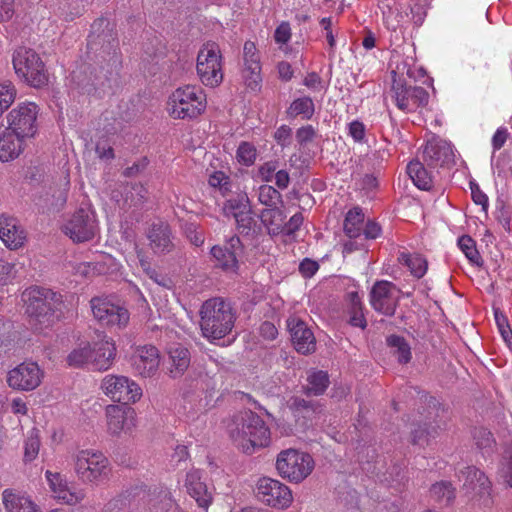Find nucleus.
Here are the masks:
<instances>
[{"instance_id":"obj_1","label":"nucleus","mask_w":512,"mask_h":512,"mask_svg":"<svg viewBox=\"0 0 512 512\" xmlns=\"http://www.w3.org/2000/svg\"><path fill=\"white\" fill-rule=\"evenodd\" d=\"M118 41L116 33L107 18L96 19L91 25V32L87 39L88 58H101L108 60L109 69L99 65L100 72L93 64L83 62L78 65L70 74V82L83 93L90 94L98 86H104L113 72H116L120 65L117 53Z\"/></svg>"},{"instance_id":"obj_2","label":"nucleus","mask_w":512,"mask_h":512,"mask_svg":"<svg viewBox=\"0 0 512 512\" xmlns=\"http://www.w3.org/2000/svg\"><path fill=\"white\" fill-rule=\"evenodd\" d=\"M234 444L246 454L270 444V430L260 416L250 410L236 414L228 426Z\"/></svg>"},{"instance_id":"obj_3","label":"nucleus","mask_w":512,"mask_h":512,"mask_svg":"<svg viewBox=\"0 0 512 512\" xmlns=\"http://www.w3.org/2000/svg\"><path fill=\"white\" fill-rule=\"evenodd\" d=\"M199 313L202 335L210 341L224 338L234 327L236 314L222 298L206 300Z\"/></svg>"},{"instance_id":"obj_4","label":"nucleus","mask_w":512,"mask_h":512,"mask_svg":"<svg viewBox=\"0 0 512 512\" xmlns=\"http://www.w3.org/2000/svg\"><path fill=\"white\" fill-rule=\"evenodd\" d=\"M25 312L33 321L36 330L49 327L54 322V313L61 309L62 295L47 288L30 287L22 293Z\"/></svg>"},{"instance_id":"obj_5","label":"nucleus","mask_w":512,"mask_h":512,"mask_svg":"<svg viewBox=\"0 0 512 512\" xmlns=\"http://www.w3.org/2000/svg\"><path fill=\"white\" fill-rule=\"evenodd\" d=\"M73 470L84 484L102 486L113 476V466L109 458L96 449H81L73 456Z\"/></svg>"},{"instance_id":"obj_6","label":"nucleus","mask_w":512,"mask_h":512,"mask_svg":"<svg viewBox=\"0 0 512 512\" xmlns=\"http://www.w3.org/2000/svg\"><path fill=\"white\" fill-rule=\"evenodd\" d=\"M275 467L283 479L299 484L311 475L315 468V461L308 452L288 448L278 453Z\"/></svg>"},{"instance_id":"obj_7","label":"nucleus","mask_w":512,"mask_h":512,"mask_svg":"<svg viewBox=\"0 0 512 512\" xmlns=\"http://www.w3.org/2000/svg\"><path fill=\"white\" fill-rule=\"evenodd\" d=\"M206 95L197 86L187 85L176 89L170 97L169 113L175 119H193L204 112Z\"/></svg>"},{"instance_id":"obj_8","label":"nucleus","mask_w":512,"mask_h":512,"mask_svg":"<svg viewBox=\"0 0 512 512\" xmlns=\"http://www.w3.org/2000/svg\"><path fill=\"white\" fill-rule=\"evenodd\" d=\"M12 63L15 73L30 86L39 88L47 84L45 65L33 49L19 47L13 54Z\"/></svg>"},{"instance_id":"obj_9","label":"nucleus","mask_w":512,"mask_h":512,"mask_svg":"<svg viewBox=\"0 0 512 512\" xmlns=\"http://www.w3.org/2000/svg\"><path fill=\"white\" fill-rule=\"evenodd\" d=\"M105 396L115 403L135 404L143 396L142 387L132 378L122 374H107L100 382Z\"/></svg>"},{"instance_id":"obj_10","label":"nucleus","mask_w":512,"mask_h":512,"mask_svg":"<svg viewBox=\"0 0 512 512\" xmlns=\"http://www.w3.org/2000/svg\"><path fill=\"white\" fill-rule=\"evenodd\" d=\"M197 74L201 82L208 87H217L223 81L222 54L215 42H208L198 52Z\"/></svg>"},{"instance_id":"obj_11","label":"nucleus","mask_w":512,"mask_h":512,"mask_svg":"<svg viewBox=\"0 0 512 512\" xmlns=\"http://www.w3.org/2000/svg\"><path fill=\"white\" fill-rule=\"evenodd\" d=\"M457 476L463 482L462 490L467 501L479 506H488L491 503L492 486L484 472L474 466H467L459 470Z\"/></svg>"},{"instance_id":"obj_12","label":"nucleus","mask_w":512,"mask_h":512,"mask_svg":"<svg viewBox=\"0 0 512 512\" xmlns=\"http://www.w3.org/2000/svg\"><path fill=\"white\" fill-rule=\"evenodd\" d=\"M45 378V370L33 360H25L9 369L6 383L15 391L31 392L41 386Z\"/></svg>"},{"instance_id":"obj_13","label":"nucleus","mask_w":512,"mask_h":512,"mask_svg":"<svg viewBox=\"0 0 512 512\" xmlns=\"http://www.w3.org/2000/svg\"><path fill=\"white\" fill-rule=\"evenodd\" d=\"M90 303L93 316L101 326L122 330L128 325L130 314L124 306L107 297L92 298Z\"/></svg>"},{"instance_id":"obj_14","label":"nucleus","mask_w":512,"mask_h":512,"mask_svg":"<svg viewBox=\"0 0 512 512\" xmlns=\"http://www.w3.org/2000/svg\"><path fill=\"white\" fill-rule=\"evenodd\" d=\"M257 497L274 509L285 510L293 502L291 489L279 480L263 477L257 483Z\"/></svg>"},{"instance_id":"obj_15","label":"nucleus","mask_w":512,"mask_h":512,"mask_svg":"<svg viewBox=\"0 0 512 512\" xmlns=\"http://www.w3.org/2000/svg\"><path fill=\"white\" fill-rule=\"evenodd\" d=\"M104 414L106 431L111 436L131 434L137 426V414L131 407L109 404L105 407Z\"/></svg>"},{"instance_id":"obj_16","label":"nucleus","mask_w":512,"mask_h":512,"mask_svg":"<svg viewBox=\"0 0 512 512\" xmlns=\"http://www.w3.org/2000/svg\"><path fill=\"white\" fill-rule=\"evenodd\" d=\"M399 299L400 289L387 280L376 281L369 293L371 307L386 316L394 315Z\"/></svg>"},{"instance_id":"obj_17","label":"nucleus","mask_w":512,"mask_h":512,"mask_svg":"<svg viewBox=\"0 0 512 512\" xmlns=\"http://www.w3.org/2000/svg\"><path fill=\"white\" fill-rule=\"evenodd\" d=\"M422 159L431 167H450L455 164V151L450 142L430 133L422 148Z\"/></svg>"},{"instance_id":"obj_18","label":"nucleus","mask_w":512,"mask_h":512,"mask_svg":"<svg viewBox=\"0 0 512 512\" xmlns=\"http://www.w3.org/2000/svg\"><path fill=\"white\" fill-rule=\"evenodd\" d=\"M64 233L74 242H86L94 238L97 223L90 209L80 208L64 224Z\"/></svg>"},{"instance_id":"obj_19","label":"nucleus","mask_w":512,"mask_h":512,"mask_svg":"<svg viewBox=\"0 0 512 512\" xmlns=\"http://www.w3.org/2000/svg\"><path fill=\"white\" fill-rule=\"evenodd\" d=\"M130 365L136 376L151 378L160 366L159 350L150 344L136 346L130 357Z\"/></svg>"},{"instance_id":"obj_20","label":"nucleus","mask_w":512,"mask_h":512,"mask_svg":"<svg viewBox=\"0 0 512 512\" xmlns=\"http://www.w3.org/2000/svg\"><path fill=\"white\" fill-rule=\"evenodd\" d=\"M45 478L53 496L68 505L81 503L86 497L85 489L76 485H69L65 475L47 470Z\"/></svg>"},{"instance_id":"obj_21","label":"nucleus","mask_w":512,"mask_h":512,"mask_svg":"<svg viewBox=\"0 0 512 512\" xmlns=\"http://www.w3.org/2000/svg\"><path fill=\"white\" fill-rule=\"evenodd\" d=\"M91 368L95 371L105 372L109 370L117 355V347L115 341L101 333L98 340L90 343Z\"/></svg>"},{"instance_id":"obj_22","label":"nucleus","mask_w":512,"mask_h":512,"mask_svg":"<svg viewBox=\"0 0 512 512\" xmlns=\"http://www.w3.org/2000/svg\"><path fill=\"white\" fill-rule=\"evenodd\" d=\"M182 487L195 500L198 507L207 510L213 502V490L203 480L201 470L191 468L182 480Z\"/></svg>"},{"instance_id":"obj_23","label":"nucleus","mask_w":512,"mask_h":512,"mask_svg":"<svg viewBox=\"0 0 512 512\" xmlns=\"http://www.w3.org/2000/svg\"><path fill=\"white\" fill-rule=\"evenodd\" d=\"M392 90L396 105L401 110H412L428 103L429 94L420 86H407L400 80H394Z\"/></svg>"},{"instance_id":"obj_24","label":"nucleus","mask_w":512,"mask_h":512,"mask_svg":"<svg viewBox=\"0 0 512 512\" xmlns=\"http://www.w3.org/2000/svg\"><path fill=\"white\" fill-rule=\"evenodd\" d=\"M240 251V239L233 236L224 246H213L211 248V255L218 267L228 272H236L238 268L237 256Z\"/></svg>"},{"instance_id":"obj_25","label":"nucleus","mask_w":512,"mask_h":512,"mask_svg":"<svg viewBox=\"0 0 512 512\" xmlns=\"http://www.w3.org/2000/svg\"><path fill=\"white\" fill-rule=\"evenodd\" d=\"M0 239L8 249L17 250L24 245L27 235L16 218L3 214L0 216Z\"/></svg>"},{"instance_id":"obj_26","label":"nucleus","mask_w":512,"mask_h":512,"mask_svg":"<svg viewBox=\"0 0 512 512\" xmlns=\"http://www.w3.org/2000/svg\"><path fill=\"white\" fill-rule=\"evenodd\" d=\"M25 130H0V161L8 162L19 156L26 137H34V133H23Z\"/></svg>"},{"instance_id":"obj_27","label":"nucleus","mask_w":512,"mask_h":512,"mask_svg":"<svg viewBox=\"0 0 512 512\" xmlns=\"http://www.w3.org/2000/svg\"><path fill=\"white\" fill-rule=\"evenodd\" d=\"M288 328L295 349L302 354H309L316 349V339L307 325L295 318L288 320Z\"/></svg>"},{"instance_id":"obj_28","label":"nucleus","mask_w":512,"mask_h":512,"mask_svg":"<svg viewBox=\"0 0 512 512\" xmlns=\"http://www.w3.org/2000/svg\"><path fill=\"white\" fill-rule=\"evenodd\" d=\"M39 114L34 102H24L13 108L7 115V128H33Z\"/></svg>"},{"instance_id":"obj_29","label":"nucleus","mask_w":512,"mask_h":512,"mask_svg":"<svg viewBox=\"0 0 512 512\" xmlns=\"http://www.w3.org/2000/svg\"><path fill=\"white\" fill-rule=\"evenodd\" d=\"M149 245L156 254L170 252L174 244L171 238V231L166 223H154L148 231Z\"/></svg>"},{"instance_id":"obj_30","label":"nucleus","mask_w":512,"mask_h":512,"mask_svg":"<svg viewBox=\"0 0 512 512\" xmlns=\"http://www.w3.org/2000/svg\"><path fill=\"white\" fill-rule=\"evenodd\" d=\"M2 502L6 512H42L29 497L9 489L3 491Z\"/></svg>"},{"instance_id":"obj_31","label":"nucleus","mask_w":512,"mask_h":512,"mask_svg":"<svg viewBox=\"0 0 512 512\" xmlns=\"http://www.w3.org/2000/svg\"><path fill=\"white\" fill-rule=\"evenodd\" d=\"M169 374L172 378L182 376L190 366V352L182 346L176 345L169 349Z\"/></svg>"},{"instance_id":"obj_32","label":"nucleus","mask_w":512,"mask_h":512,"mask_svg":"<svg viewBox=\"0 0 512 512\" xmlns=\"http://www.w3.org/2000/svg\"><path fill=\"white\" fill-rule=\"evenodd\" d=\"M260 219L270 234H279L283 231L285 215L277 206L263 209Z\"/></svg>"},{"instance_id":"obj_33","label":"nucleus","mask_w":512,"mask_h":512,"mask_svg":"<svg viewBox=\"0 0 512 512\" xmlns=\"http://www.w3.org/2000/svg\"><path fill=\"white\" fill-rule=\"evenodd\" d=\"M407 173L419 189L429 190L432 187V176L420 161H411L407 165Z\"/></svg>"},{"instance_id":"obj_34","label":"nucleus","mask_w":512,"mask_h":512,"mask_svg":"<svg viewBox=\"0 0 512 512\" xmlns=\"http://www.w3.org/2000/svg\"><path fill=\"white\" fill-rule=\"evenodd\" d=\"M90 353V342L80 343L67 355L68 366L73 368L91 367Z\"/></svg>"},{"instance_id":"obj_35","label":"nucleus","mask_w":512,"mask_h":512,"mask_svg":"<svg viewBox=\"0 0 512 512\" xmlns=\"http://www.w3.org/2000/svg\"><path fill=\"white\" fill-rule=\"evenodd\" d=\"M364 227V214L362 210L355 207L348 211L344 221V231L350 238H357L362 234Z\"/></svg>"},{"instance_id":"obj_36","label":"nucleus","mask_w":512,"mask_h":512,"mask_svg":"<svg viewBox=\"0 0 512 512\" xmlns=\"http://www.w3.org/2000/svg\"><path fill=\"white\" fill-rule=\"evenodd\" d=\"M398 260L401 264L407 266L411 274L417 278L423 277L427 271V261L419 254L402 252Z\"/></svg>"},{"instance_id":"obj_37","label":"nucleus","mask_w":512,"mask_h":512,"mask_svg":"<svg viewBox=\"0 0 512 512\" xmlns=\"http://www.w3.org/2000/svg\"><path fill=\"white\" fill-rule=\"evenodd\" d=\"M430 494L435 501L450 504L455 498V489L450 482L440 481L432 485Z\"/></svg>"},{"instance_id":"obj_38","label":"nucleus","mask_w":512,"mask_h":512,"mask_svg":"<svg viewBox=\"0 0 512 512\" xmlns=\"http://www.w3.org/2000/svg\"><path fill=\"white\" fill-rule=\"evenodd\" d=\"M147 190L140 183H133L124 187L123 200L128 206H138L146 199Z\"/></svg>"},{"instance_id":"obj_39","label":"nucleus","mask_w":512,"mask_h":512,"mask_svg":"<svg viewBox=\"0 0 512 512\" xmlns=\"http://www.w3.org/2000/svg\"><path fill=\"white\" fill-rule=\"evenodd\" d=\"M387 343L400 363L406 364L411 360L410 346L403 337L392 335L387 338Z\"/></svg>"},{"instance_id":"obj_40","label":"nucleus","mask_w":512,"mask_h":512,"mask_svg":"<svg viewBox=\"0 0 512 512\" xmlns=\"http://www.w3.org/2000/svg\"><path fill=\"white\" fill-rule=\"evenodd\" d=\"M307 381L308 392L314 395H321L329 385V376L325 371H312Z\"/></svg>"},{"instance_id":"obj_41","label":"nucleus","mask_w":512,"mask_h":512,"mask_svg":"<svg viewBox=\"0 0 512 512\" xmlns=\"http://www.w3.org/2000/svg\"><path fill=\"white\" fill-rule=\"evenodd\" d=\"M287 113L292 117L301 115L302 118L309 119L314 113V103L310 97L295 99L291 103Z\"/></svg>"},{"instance_id":"obj_42","label":"nucleus","mask_w":512,"mask_h":512,"mask_svg":"<svg viewBox=\"0 0 512 512\" xmlns=\"http://www.w3.org/2000/svg\"><path fill=\"white\" fill-rule=\"evenodd\" d=\"M40 449V436L39 430L33 428L31 429L26 436L24 442V461L32 462L34 461L39 453Z\"/></svg>"},{"instance_id":"obj_43","label":"nucleus","mask_w":512,"mask_h":512,"mask_svg":"<svg viewBox=\"0 0 512 512\" xmlns=\"http://www.w3.org/2000/svg\"><path fill=\"white\" fill-rule=\"evenodd\" d=\"M249 206V199L246 194H238L228 199L223 207L222 211L226 216L234 217L239 212L243 211Z\"/></svg>"},{"instance_id":"obj_44","label":"nucleus","mask_w":512,"mask_h":512,"mask_svg":"<svg viewBox=\"0 0 512 512\" xmlns=\"http://www.w3.org/2000/svg\"><path fill=\"white\" fill-rule=\"evenodd\" d=\"M258 201L267 208L277 206L281 200V194L270 185H261L257 191Z\"/></svg>"},{"instance_id":"obj_45","label":"nucleus","mask_w":512,"mask_h":512,"mask_svg":"<svg viewBox=\"0 0 512 512\" xmlns=\"http://www.w3.org/2000/svg\"><path fill=\"white\" fill-rule=\"evenodd\" d=\"M458 246L471 263L480 265V254L476 249L475 241L470 236H461L458 239Z\"/></svg>"},{"instance_id":"obj_46","label":"nucleus","mask_w":512,"mask_h":512,"mask_svg":"<svg viewBox=\"0 0 512 512\" xmlns=\"http://www.w3.org/2000/svg\"><path fill=\"white\" fill-rule=\"evenodd\" d=\"M242 77L245 85L251 90H258L261 86V64L253 66H244Z\"/></svg>"},{"instance_id":"obj_47","label":"nucleus","mask_w":512,"mask_h":512,"mask_svg":"<svg viewBox=\"0 0 512 512\" xmlns=\"http://www.w3.org/2000/svg\"><path fill=\"white\" fill-rule=\"evenodd\" d=\"M16 97V90L10 81L0 83V116L10 107Z\"/></svg>"},{"instance_id":"obj_48","label":"nucleus","mask_w":512,"mask_h":512,"mask_svg":"<svg viewBox=\"0 0 512 512\" xmlns=\"http://www.w3.org/2000/svg\"><path fill=\"white\" fill-rule=\"evenodd\" d=\"M236 157L239 163L251 166L256 160V149L252 144L242 142L237 149Z\"/></svg>"},{"instance_id":"obj_49","label":"nucleus","mask_w":512,"mask_h":512,"mask_svg":"<svg viewBox=\"0 0 512 512\" xmlns=\"http://www.w3.org/2000/svg\"><path fill=\"white\" fill-rule=\"evenodd\" d=\"M208 183L210 186L218 188L223 195L230 190V179L222 171L213 172L209 176Z\"/></svg>"},{"instance_id":"obj_50","label":"nucleus","mask_w":512,"mask_h":512,"mask_svg":"<svg viewBox=\"0 0 512 512\" xmlns=\"http://www.w3.org/2000/svg\"><path fill=\"white\" fill-rule=\"evenodd\" d=\"M476 445L481 450L492 448L495 440L490 431L485 428H477L473 434Z\"/></svg>"},{"instance_id":"obj_51","label":"nucleus","mask_w":512,"mask_h":512,"mask_svg":"<svg viewBox=\"0 0 512 512\" xmlns=\"http://www.w3.org/2000/svg\"><path fill=\"white\" fill-rule=\"evenodd\" d=\"M499 473L505 483L512 488V446L505 452Z\"/></svg>"},{"instance_id":"obj_52","label":"nucleus","mask_w":512,"mask_h":512,"mask_svg":"<svg viewBox=\"0 0 512 512\" xmlns=\"http://www.w3.org/2000/svg\"><path fill=\"white\" fill-rule=\"evenodd\" d=\"M244 66H253L260 64V56L253 42L247 41L243 47Z\"/></svg>"},{"instance_id":"obj_53","label":"nucleus","mask_w":512,"mask_h":512,"mask_svg":"<svg viewBox=\"0 0 512 512\" xmlns=\"http://www.w3.org/2000/svg\"><path fill=\"white\" fill-rule=\"evenodd\" d=\"M233 218L236 221L237 227L242 229V231L250 230L254 223L250 206L236 214Z\"/></svg>"},{"instance_id":"obj_54","label":"nucleus","mask_w":512,"mask_h":512,"mask_svg":"<svg viewBox=\"0 0 512 512\" xmlns=\"http://www.w3.org/2000/svg\"><path fill=\"white\" fill-rule=\"evenodd\" d=\"M495 319L498 326V329L500 331L501 336L503 337L504 341L512 347V331L510 329V326L508 324L507 318L502 315L495 313Z\"/></svg>"},{"instance_id":"obj_55","label":"nucleus","mask_w":512,"mask_h":512,"mask_svg":"<svg viewBox=\"0 0 512 512\" xmlns=\"http://www.w3.org/2000/svg\"><path fill=\"white\" fill-rule=\"evenodd\" d=\"M15 277V265L0 260V286H4L12 281V279Z\"/></svg>"},{"instance_id":"obj_56","label":"nucleus","mask_w":512,"mask_h":512,"mask_svg":"<svg viewBox=\"0 0 512 512\" xmlns=\"http://www.w3.org/2000/svg\"><path fill=\"white\" fill-rule=\"evenodd\" d=\"M471 196L475 204L482 206L484 210L488 208L489 200L487 195L480 189L475 182H470Z\"/></svg>"},{"instance_id":"obj_57","label":"nucleus","mask_w":512,"mask_h":512,"mask_svg":"<svg viewBox=\"0 0 512 512\" xmlns=\"http://www.w3.org/2000/svg\"><path fill=\"white\" fill-rule=\"evenodd\" d=\"M95 151L101 159L110 160L114 158L113 149L105 138H101L97 141Z\"/></svg>"},{"instance_id":"obj_58","label":"nucleus","mask_w":512,"mask_h":512,"mask_svg":"<svg viewBox=\"0 0 512 512\" xmlns=\"http://www.w3.org/2000/svg\"><path fill=\"white\" fill-rule=\"evenodd\" d=\"M277 172V162L269 161L259 168V176L264 182H271Z\"/></svg>"},{"instance_id":"obj_59","label":"nucleus","mask_w":512,"mask_h":512,"mask_svg":"<svg viewBox=\"0 0 512 512\" xmlns=\"http://www.w3.org/2000/svg\"><path fill=\"white\" fill-rule=\"evenodd\" d=\"M159 508L161 512H182L179 504L168 491L164 493V497Z\"/></svg>"},{"instance_id":"obj_60","label":"nucleus","mask_w":512,"mask_h":512,"mask_svg":"<svg viewBox=\"0 0 512 512\" xmlns=\"http://www.w3.org/2000/svg\"><path fill=\"white\" fill-rule=\"evenodd\" d=\"M291 38V28L288 22H282L275 30L274 39L279 44H286Z\"/></svg>"},{"instance_id":"obj_61","label":"nucleus","mask_w":512,"mask_h":512,"mask_svg":"<svg viewBox=\"0 0 512 512\" xmlns=\"http://www.w3.org/2000/svg\"><path fill=\"white\" fill-rule=\"evenodd\" d=\"M14 15V0H0V22L9 21Z\"/></svg>"},{"instance_id":"obj_62","label":"nucleus","mask_w":512,"mask_h":512,"mask_svg":"<svg viewBox=\"0 0 512 512\" xmlns=\"http://www.w3.org/2000/svg\"><path fill=\"white\" fill-rule=\"evenodd\" d=\"M429 436H431V433L426 427H418L413 432L412 442L415 445L424 446L428 444Z\"/></svg>"},{"instance_id":"obj_63","label":"nucleus","mask_w":512,"mask_h":512,"mask_svg":"<svg viewBox=\"0 0 512 512\" xmlns=\"http://www.w3.org/2000/svg\"><path fill=\"white\" fill-rule=\"evenodd\" d=\"M11 412L17 416H25L28 413L26 401L21 397H15L10 403Z\"/></svg>"},{"instance_id":"obj_64","label":"nucleus","mask_w":512,"mask_h":512,"mask_svg":"<svg viewBox=\"0 0 512 512\" xmlns=\"http://www.w3.org/2000/svg\"><path fill=\"white\" fill-rule=\"evenodd\" d=\"M319 265L317 262L305 259L299 265V271L304 277H312L318 271Z\"/></svg>"}]
</instances>
